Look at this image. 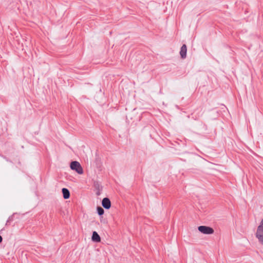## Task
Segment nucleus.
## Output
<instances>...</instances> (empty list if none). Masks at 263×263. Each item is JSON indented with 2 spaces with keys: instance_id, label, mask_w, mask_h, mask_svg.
<instances>
[{
  "instance_id": "1",
  "label": "nucleus",
  "mask_w": 263,
  "mask_h": 263,
  "mask_svg": "<svg viewBox=\"0 0 263 263\" xmlns=\"http://www.w3.org/2000/svg\"><path fill=\"white\" fill-rule=\"evenodd\" d=\"M70 167L72 171L76 172L79 175L83 174V169L80 163L78 161H72L70 163Z\"/></svg>"
},
{
  "instance_id": "2",
  "label": "nucleus",
  "mask_w": 263,
  "mask_h": 263,
  "mask_svg": "<svg viewBox=\"0 0 263 263\" xmlns=\"http://www.w3.org/2000/svg\"><path fill=\"white\" fill-rule=\"evenodd\" d=\"M198 230L201 234L205 235H212L214 233V230L212 228L205 226H199Z\"/></svg>"
},
{
  "instance_id": "3",
  "label": "nucleus",
  "mask_w": 263,
  "mask_h": 263,
  "mask_svg": "<svg viewBox=\"0 0 263 263\" xmlns=\"http://www.w3.org/2000/svg\"><path fill=\"white\" fill-rule=\"evenodd\" d=\"M102 206L106 209H110L111 206V202L109 198H104L102 201Z\"/></svg>"
},
{
  "instance_id": "4",
  "label": "nucleus",
  "mask_w": 263,
  "mask_h": 263,
  "mask_svg": "<svg viewBox=\"0 0 263 263\" xmlns=\"http://www.w3.org/2000/svg\"><path fill=\"white\" fill-rule=\"evenodd\" d=\"M91 240L95 242H100L101 241V237L97 232L94 231L92 232Z\"/></svg>"
},
{
  "instance_id": "5",
  "label": "nucleus",
  "mask_w": 263,
  "mask_h": 263,
  "mask_svg": "<svg viewBox=\"0 0 263 263\" xmlns=\"http://www.w3.org/2000/svg\"><path fill=\"white\" fill-rule=\"evenodd\" d=\"M187 48L185 45H183L181 48L180 54L182 59H184L186 55Z\"/></svg>"
},
{
  "instance_id": "6",
  "label": "nucleus",
  "mask_w": 263,
  "mask_h": 263,
  "mask_svg": "<svg viewBox=\"0 0 263 263\" xmlns=\"http://www.w3.org/2000/svg\"><path fill=\"white\" fill-rule=\"evenodd\" d=\"M256 237L258 239L259 242L263 244V232L257 230Z\"/></svg>"
},
{
  "instance_id": "7",
  "label": "nucleus",
  "mask_w": 263,
  "mask_h": 263,
  "mask_svg": "<svg viewBox=\"0 0 263 263\" xmlns=\"http://www.w3.org/2000/svg\"><path fill=\"white\" fill-rule=\"evenodd\" d=\"M63 198L65 199H67L70 197V192L67 189L63 188L62 190Z\"/></svg>"
},
{
  "instance_id": "8",
  "label": "nucleus",
  "mask_w": 263,
  "mask_h": 263,
  "mask_svg": "<svg viewBox=\"0 0 263 263\" xmlns=\"http://www.w3.org/2000/svg\"><path fill=\"white\" fill-rule=\"evenodd\" d=\"M97 212L99 215H102L104 214V211L103 208L100 206L97 208Z\"/></svg>"
},
{
  "instance_id": "9",
  "label": "nucleus",
  "mask_w": 263,
  "mask_h": 263,
  "mask_svg": "<svg viewBox=\"0 0 263 263\" xmlns=\"http://www.w3.org/2000/svg\"><path fill=\"white\" fill-rule=\"evenodd\" d=\"M257 230L263 232V227L261 226H259Z\"/></svg>"
},
{
  "instance_id": "10",
  "label": "nucleus",
  "mask_w": 263,
  "mask_h": 263,
  "mask_svg": "<svg viewBox=\"0 0 263 263\" xmlns=\"http://www.w3.org/2000/svg\"><path fill=\"white\" fill-rule=\"evenodd\" d=\"M259 226H261L263 227V219L261 220Z\"/></svg>"
},
{
  "instance_id": "11",
  "label": "nucleus",
  "mask_w": 263,
  "mask_h": 263,
  "mask_svg": "<svg viewBox=\"0 0 263 263\" xmlns=\"http://www.w3.org/2000/svg\"><path fill=\"white\" fill-rule=\"evenodd\" d=\"M3 238L1 236H0V243L2 241Z\"/></svg>"
}]
</instances>
